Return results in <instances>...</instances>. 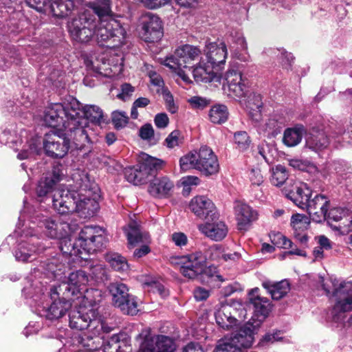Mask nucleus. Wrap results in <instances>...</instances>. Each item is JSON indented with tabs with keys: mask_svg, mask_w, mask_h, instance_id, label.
Here are the masks:
<instances>
[{
	"mask_svg": "<svg viewBox=\"0 0 352 352\" xmlns=\"http://www.w3.org/2000/svg\"><path fill=\"white\" fill-rule=\"evenodd\" d=\"M153 134L154 131L151 124H146L143 125L139 131L140 138L144 140L151 139Z\"/></svg>",
	"mask_w": 352,
	"mask_h": 352,
	"instance_id": "nucleus-64",
	"label": "nucleus"
},
{
	"mask_svg": "<svg viewBox=\"0 0 352 352\" xmlns=\"http://www.w3.org/2000/svg\"><path fill=\"white\" fill-rule=\"evenodd\" d=\"M173 262L179 266V271L184 276L193 279L204 271L206 258L201 251H197L175 258Z\"/></svg>",
	"mask_w": 352,
	"mask_h": 352,
	"instance_id": "nucleus-17",
	"label": "nucleus"
},
{
	"mask_svg": "<svg viewBox=\"0 0 352 352\" xmlns=\"http://www.w3.org/2000/svg\"><path fill=\"white\" fill-rule=\"evenodd\" d=\"M228 110L224 104H215L210 110L209 118L214 124H222L228 118Z\"/></svg>",
	"mask_w": 352,
	"mask_h": 352,
	"instance_id": "nucleus-43",
	"label": "nucleus"
},
{
	"mask_svg": "<svg viewBox=\"0 0 352 352\" xmlns=\"http://www.w3.org/2000/svg\"><path fill=\"white\" fill-rule=\"evenodd\" d=\"M304 132L305 129L302 125L288 128L284 132L283 142L289 147L295 146L301 142Z\"/></svg>",
	"mask_w": 352,
	"mask_h": 352,
	"instance_id": "nucleus-38",
	"label": "nucleus"
},
{
	"mask_svg": "<svg viewBox=\"0 0 352 352\" xmlns=\"http://www.w3.org/2000/svg\"><path fill=\"white\" fill-rule=\"evenodd\" d=\"M72 184H69L67 192L57 191L52 199V206L61 214L76 212L81 217L94 216L99 208L98 185L90 179L88 173L77 169L72 175Z\"/></svg>",
	"mask_w": 352,
	"mask_h": 352,
	"instance_id": "nucleus-3",
	"label": "nucleus"
},
{
	"mask_svg": "<svg viewBox=\"0 0 352 352\" xmlns=\"http://www.w3.org/2000/svg\"><path fill=\"white\" fill-rule=\"evenodd\" d=\"M310 225V218L305 214H294L291 217V226L295 239L302 245H307L308 236L307 230Z\"/></svg>",
	"mask_w": 352,
	"mask_h": 352,
	"instance_id": "nucleus-24",
	"label": "nucleus"
},
{
	"mask_svg": "<svg viewBox=\"0 0 352 352\" xmlns=\"http://www.w3.org/2000/svg\"><path fill=\"white\" fill-rule=\"evenodd\" d=\"M201 54V50L196 46L186 44L177 47L173 56L164 60V65L168 67L184 66L185 69L192 67V63L198 60Z\"/></svg>",
	"mask_w": 352,
	"mask_h": 352,
	"instance_id": "nucleus-18",
	"label": "nucleus"
},
{
	"mask_svg": "<svg viewBox=\"0 0 352 352\" xmlns=\"http://www.w3.org/2000/svg\"><path fill=\"white\" fill-rule=\"evenodd\" d=\"M210 258L212 260H219L222 258L224 261H236L240 258V254L234 252L233 253H223L222 247L219 245H214L208 249Z\"/></svg>",
	"mask_w": 352,
	"mask_h": 352,
	"instance_id": "nucleus-45",
	"label": "nucleus"
},
{
	"mask_svg": "<svg viewBox=\"0 0 352 352\" xmlns=\"http://www.w3.org/2000/svg\"><path fill=\"white\" fill-rule=\"evenodd\" d=\"M97 17L93 12L84 11L68 22L67 28L71 38L81 43L89 42L94 36Z\"/></svg>",
	"mask_w": 352,
	"mask_h": 352,
	"instance_id": "nucleus-12",
	"label": "nucleus"
},
{
	"mask_svg": "<svg viewBox=\"0 0 352 352\" xmlns=\"http://www.w3.org/2000/svg\"><path fill=\"white\" fill-rule=\"evenodd\" d=\"M329 204L330 199L328 197L322 194H316L309 198L305 209L314 221L320 223L326 220Z\"/></svg>",
	"mask_w": 352,
	"mask_h": 352,
	"instance_id": "nucleus-20",
	"label": "nucleus"
},
{
	"mask_svg": "<svg viewBox=\"0 0 352 352\" xmlns=\"http://www.w3.org/2000/svg\"><path fill=\"white\" fill-rule=\"evenodd\" d=\"M333 296L336 302L331 311L332 319L335 322L342 324L345 313L352 311V284L340 283Z\"/></svg>",
	"mask_w": 352,
	"mask_h": 352,
	"instance_id": "nucleus-15",
	"label": "nucleus"
},
{
	"mask_svg": "<svg viewBox=\"0 0 352 352\" xmlns=\"http://www.w3.org/2000/svg\"><path fill=\"white\" fill-rule=\"evenodd\" d=\"M90 276L96 282H103L108 278V270L104 265L97 263L91 267Z\"/></svg>",
	"mask_w": 352,
	"mask_h": 352,
	"instance_id": "nucleus-52",
	"label": "nucleus"
},
{
	"mask_svg": "<svg viewBox=\"0 0 352 352\" xmlns=\"http://www.w3.org/2000/svg\"><path fill=\"white\" fill-rule=\"evenodd\" d=\"M176 347L172 338L163 335L155 336V352H174Z\"/></svg>",
	"mask_w": 352,
	"mask_h": 352,
	"instance_id": "nucleus-46",
	"label": "nucleus"
},
{
	"mask_svg": "<svg viewBox=\"0 0 352 352\" xmlns=\"http://www.w3.org/2000/svg\"><path fill=\"white\" fill-rule=\"evenodd\" d=\"M138 162L137 166L124 169L126 179L134 185H142L151 182L149 177H152L154 157L142 152L138 155Z\"/></svg>",
	"mask_w": 352,
	"mask_h": 352,
	"instance_id": "nucleus-14",
	"label": "nucleus"
},
{
	"mask_svg": "<svg viewBox=\"0 0 352 352\" xmlns=\"http://www.w3.org/2000/svg\"><path fill=\"white\" fill-rule=\"evenodd\" d=\"M85 11L94 12L96 17L112 16L111 0H97V3L94 5L92 9Z\"/></svg>",
	"mask_w": 352,
	"mask_h": 352,
	"instance_id": "nucleus-48",
	"label": "nucleus"
},
{
	"mask_svg": "<svg viewBox=\"0 0 352 352\" xmlns=\"http://www.w3.org/2000/svg\"><path fill=\"white\" fill-rule=\"evenodd\" d=\"M116 307L126 315L135 316L139 311L137 298L131 294L120 302Z\"/></svg>",
	"mask_w": 352,
	"mask_h": 352,
	"instance_id": "nucleus-44",
	"label": "nucleus"
},
{
	"mask_svg": "<svg viewBox=\"0 0 352 352\" xmlns=\"http://www.w3.org/2000/svg\"><path fill=\"white\" fill-rule=\"evenodd\" d=\"M206 56L207 64L220 72L223 68L228 51L223 42H210L206 44Z\"/></svg>",
	"mask_w": 352,
	"mask_h": 352,
	"instance_id": "nucleus-21",
	"label": "nucleus"
},
{
	"mask_svg": "<svg viewBox=\"0 0 352 352\" xmlns=\"http://www.w3.org/2000/svg\"><path fill=\"white\" fill-rule=\"evenodd\" d=\"M312 195L313 190L305 183L295 186L294 189L287 194L288 198L302 209L305 208L307 201Z\"/></svg>",
	"mask_w": 352,
	"mask_h": 352,
	"instance_id": "nucleus-27",
	"label": "nucleus"
},
{
	"mask_svg": "<svg viewBox=\"0 0 352 352\" xmlns=\"http://www.w3.org/2000/svg\"><path fill=\"white\" fill-rule=\"evenodd\" d=\"M276 52H278V59L282 65L286 68L289 67L294 60L292 54L284 50H276Z\"/></svg>",
	"mask_w": 352,
	"mask_h": 352,
	"instance_id": "nucleus-58",
	"label": "nucleus"
},
{
	"mask_svg": "<svg viewBox=\"0 0 352 352\" xmlns=\"http://www.w3.org/2000/svg\"><path fill=\"white\" fill-rule=\"evenodd\" d=\"M75 6L73 0H52L48 11L54 16L64 18L67 16Z\"/></svg>",
	"mask_w": 352,
	"mask_h": 352,
	"instance_id": "nucleus-34",
	"label": "nucleus"
},
{
	"mask_svg": "<svg viewBox=\"0 0 352 352\" xmlns=\"http://www.w3.org/2000/svg\"><path fill=\"white\" fill-rule=\"evenodd\" d=\"M102 118L99 107H82L74 98H69L67 102L52 103L45 109V121L51 126L66 129L69 136L77 141L79 146L89 142L88 121L100 124Z\"/></svg>",
	"mask_w": 352,
	"mask_h": 352,
	"instance_id": "nucleus-2",
	"label": "nucleus"
},
{
	"mask_svg": "<svg viewBox=\"0 0 352 352\" xmlns=\"http://www.w3.org/2000/svg\"><path fill=\"white\" fill-rule=\"evenodd\" d=\"M47 251V255L51 256L50 258H47L43 260V256H39L41 258L40 261V268H38V270H43V272L46 273L47 275H51L52 278L56 279L58 280H61L63 278H65V271L67 267L65 265V256L64 255L65 253L62 252V253H55L53 254V251L51 249L45 248V251ZM78 253L77 249H76V253L72 250V253H66L67 254H79L80 256L82 254Z\"/></svg>",
	"mask_w": 352,
	"mask_h": 352,
	"instance_id": "nucleus-16",
	"label": "nucleus"
},
{
	"mask_svg": "<svg viewBox=\"0 0 352 352\" xmlns=\"http://www.w3.org/2000/svg\"><path fill=\"white\" fill-rule=\"evenodd\" d=\"M105 260L116 271L125 272L129 270V264L126 259L117 252H108L105 254Z\"/></svg>",
	"mask_w": 352,
	"mask_h": 352,
	"instance_id": "nucleus-41",
	"label": "nucleus"
},
{
	"mask_svg": "<svg viewBox=\"0 0 352 352\" xmlns=\"http://www.w3.org/2000/svg\"><path fill=\"white\" fill-rule=\"evenodd\" d=\"M173 187V184L167 177H155V197H166Z\"/></svg>",
	"mask_w": 352,
	"mask_h": 352,
	"instance_id": "nucleus-47",
	"label": "nucleus"
},
{
	"mask_svg": "<svg viewBox=\"0 0 352 352\" xmlns=\"http://www.w3.org/2000/svg\"><path fill=\"white\" fill-rule=\"evenodd\" d=\"M223 89L228 96L235 100L243 97L247 92V87L242 78L241 73L229 69L225 76Z\"/></svg>",
	"mask_w": 352,
	"mask_h": 352,
	"instance_id": "nucleus-19",
	"label": "nucleus"
},
{
	"mask_svg": "<svg viewBox=\"0 0 352 352\" xmlns=\"http://www.w3.org/2000/svg\"><path fill=\"white\" fill-rule=\"evenodd\" d=\"M199 226V231L210 239L219 241L223 239L228 233V228L226 224L221 221H213L210 222V219Z\"/></svg>",
	"mask_w": 352,
	"mask_h": 352,
	"instance_id": "nucleus-26",
	"label": "nucleus"
},
{
	"mask_svg": "<svg viewBox=\"0 0 352 352\" xmlns=\"http://www.w3.org/2000/svg\"><path fill=\"white\" fill-rule=\"evenodd\" d=\"M40 142L36 139H31L28 144L24 146L20 153H18L17 157L19 160H25L40 153Z\"/></svg>",
	"mask_w": 352,
	"mask_h": 352,
	"instance_id": "nucleus-49",
	"label": "nucleus"
},
{
	"mask_svg": "<svg viewBox=\"0 0 352 352\" xmlns=\"http://www.w3.org/2000/svg\"><path fill=\"white\" fill-rule=\"evenodd\" d=\"M155 92L161 98L165 104L166 109L171 113L177 111L178 107L175 103L173 96L168 87L165 86L164 82L160 76L155 74Z\"/></svg>",
	"mask_w": 352,
	"mask_h": 352,
	"instance_id": "nucleus-28",
	"label": "nucleus"
},
{
	"mask_svg": "<svg viewBox=\"0 0 352 352\" xmlns=\"http://www.w3.org/2000/svg\"><path fill=\"white\" fill-rule=\"evenodd\" d=\"M288 177L286 168L280 164L276 166L272 170L271 183L276 186L283 185Z\"/></svg>",
	"mask_w": 352,
	"mask_h": 352,
	"instance_id": "nucleus-50",
	"label": "nucleus"
},
{
	"mask_svg": "<svg viewBox=\"0 0 352 352\" xmlns=\"http://www.w3.org/2000/svg\"><path fill=\"white\" fill-rule=\"evenodd\" d=\"M242 104L252 120L258 121L261 118L263 107L261 94L254 92L250 94Z\"/></svg>",
	"mask_w": 352,
	"mask_h": 352,
	"instance_id": "nucleus-32",
	"label": "nucleus"
},
{
	"mask_svg": "<svg viewBox=\"0 0 352 352\" xmlns=\"http://www.w3.org/2000/svg\"><path fill=\"white\" fill-rule=\"evenodd\" d=\"M23 204L24 208L19 217V223L25 221L28 217V228L33 226L37 234L40 232L47 238L60 240V249L64 253H72V250L76 253L77 249L78 253L91 254L100 250L108 241L104 229L100 226H87L80 230L78 237L72 243L69 236L75 231L74 226L58 216H48L34 209H29L25 200Z\"/></svg>",
	"mask_w": 352,
	"mask_h": 352,
	"instance_id": "nucleus-1",
	"label": "nucleus"
},
{
	"mask_svg": "<svg viewBox=\"0 0 352 352\" xmlns=\"http://www.w3.org/2000/svg\"><path fill=\"white\" fill-rule=\"evenodd\" d=\"M329 139L322 130L313 129L306 138L307 146L315 151L322 150L327 147Z\"/></svg>",
	"mask_w": 352,
	"mask_h": 352,
	"instance_id": "nucleus-31",
	"label": "nucleus"
},
{
	"mask_svg": "<svg viewBox=\"0 0 352 352\" xmlns=\"http://www.w3.org/2000/svg\"><path fill=\"white\" fill-rule=\"evenodd\" d=\"M34 228L25 226L21 231V239L14 250L13 254L16 261L22 263L32 262L37 259L45 248L38 241V237Z\"/></svg>",
	"mask_w": 352,
	"mask_h": 352,
	"instance_id": "nucleus-10",
	"label": "nucleus"
},
{
	"mask_svg": "<svg viewBox=\"0 0 352 352\" xmlns=\"http://www.w3.org/2000/svg\"><path fill=\"white\" fill-rule=\"evenodd\" d=\"M231 307H222L215 313V320L218 326L224 330H230L237 326V320L232 316Z\"/></svg>",
	"mask_w": 352,
	"mask_h": 352,
	"instance_id": "nucleus-33",
	"label": "nucleus"
},
{
	"mask_svg": "<svg viewBox=\"0 0 352 352\" xmlns=\"http://www.w3.org/2000/svg\"><path fill=\"white\" fill-rule=\"evenodd\" d=\"M129 245L133 247L140 243L146 242L148 239L146 232H143L140 226L135 221L130 223L128 228L125 230Z\"/></svg>",
	"mask_w": 352,
	"mask_h": 352,
	"instance_id": "nucleus-37",
	"label": "nucleus"
},
{
	"mask_svg": "<svg viewBox=\"0 0 352 352\" xmlns=\"http://www.w3.org/2000/svg\"><path fill=\"white\" fill-rule=\"evenodd\" d=\"M42 283L38 280L27 278V285L22 290L26 298L32 299L38 316L47 320H57L63 316L71 308V297H66L56 286L50 289V294H45Z\"/></svg>",
	"mask_w": 352,
	"mask_h": 352,
	"instance_id": "nucleus-5",
	"label": "nucleus"
},
{
	"mask_svg": "<svg viewBox=\"0 0 352 352\" xmlns=\"http://www.w3.org/2000/svg\"><path fill=\"white\" fill-rule=\"evenodd\" d=\"M44 122L48 126L56 129L53 134L47 135L43 142V148L47 156L52 158L64 157L68 153L70 142H72L76 149L81 150L85 147V145H78L77 141L69 136L66 129L50 125L45 121V114Z\"/></svg>",
	"mask_w": 352,
	"mask_h": 352,
	"instance_id": "nucleus-9",
	"label": "nucleus"
},
{
	"mask_svg": "<svg viewBox=\"0 0 352 352\" xmlns=\"http://www.w3.org/2000/svg\"><path fill=\"white\" fill-rule=\"evenodd\" d=\"M258 292L259 289L255 287L248 293V306L253 310L250 320L230 337L219 340L213 352H243V349L252 346L254 331L260 327L271 311L269 300L260 296Z\"/></svg>",
	"mask_w": 352,
	"mask_h": 352,
	"instance_id": "nucleus-4",
	"label": "nucleus"
},
{
	"mask_svg": "<svg viewBox=\"0 0 352 352\" xmlns=\"http://www.w3.org/2000/svg\"><path fill=\"white\" fill-rule=\"evenodd\" d=\"M126 36L125 29L113 16L97 17L94 36L100 46L108 48L119 47L125 43Z\"/></svg>",
	"mask_w": 352,
	"mask_h": 352,
	"instance_id": "nucleus-8",
	"label": "nucleus"
},
{
	"mask_svg": "<svg viewBox=\"0 0 352 352\" xmlns=\"http://www.w3.org/2000/svg\"><path fill=\"white\" fill-rule=\"evenodd\" d=\"M190 210L199 218L214 220L217 219L216 208L212 201L205 196H196L189 203Z\"/></svg>",
	"mask_w": 352,
	"mask_h": 352,
	"instance_id": "nucleus-22",
	"label": "nucleus"
},
{
	"mask_svg": "<svg viewBox=\"0 0 352 352\" xmlns=\"http://www.w3.org/2000/svg\"><path fill=\"white\" fill-rule=\"evenodd\" d=\"M262 285L271 295L272 298L276 300L285 296L290 290V285L287 280L279 282L267 280L262 283Z\"/></svg>",
	"mask_w": 352,
	"mask_h": 352,
	"instance_id": "nucleus-30",
	"label": "nucleus"
},
{
	"mask_svg": "<svg viewBox=\"0 0 352 352\" xmlns=\"http://www.w3.org/2000/svg\"><path fill=\"white\" fill-rule=\"evenodd\" d=\"M52 0H25V3L41 12L48 11L49 6Z\"/></svg>",
	"mask_w": 352,
	"mask_h": 352,
	"instance_id": "nucleus-56",
	"label": "nucleus"
},
{
	"mask_svg": "<svg viewBox=\"0 0 352 352\" xmlns=\"http://www.w3.org/2000/svg\"><path fill=\"white\" fill-rule=\"evenodd\" d=\"M179 166L182 171L195 169L205 176L214 175L219 170L217 157L207 146H202L199 149L182 156L179 160Z\"/></svg>",
	"mask_w": 352,
	"mask_h": 352,
	"instance_id": "nucleus-7",
	"label": "nucleus"
},
{
	"mask_svg": "<svg viewBox=\"0 0 352 352\" xmlns=\"http://www.w3.org/2000/svg\"><path fill=\"white\" fill-rule=\"evenodd\" d=\"M155 92L161 98L165 104L166 109L171 113L177 111L178 107L175 103L173 96L168 87L165 86L164 82L160 76L155 74Z\"/></svg>",
	"mask_w": 352,
	"mask_h": 352,
	"instance_id": "nucleus-29",
	"label": "nucleus"
},
{
	"mask_svg": "<svg viewBox=\"0 0 352 352\" xmlns=\"http://www.w3.org/2000/svg\"><path fill=\"white\" fill-rule=\"evenodd\" d=\"M234 209L238 228L240 230H248L252 222L258 218L257 212L249 205L241 201H236Z\"/></svg>",
	"mask_w": 352,
	"mask_h": 352,
	"instance_id": "nucleus-23",
	"label": "nucleus"
},
{
	"mask_svg": "<svg viewBox=\"0 0 352 352\" xmlns=\"http://www.w3.org/2000/svg\"><path fill=\"white\" fill-rule=\"evenodd\" d=\"M172 240L175 244V245L182 248L187 245L188 243V237L183 232H174L172 234Z\"/></svg>",
	"mask_w": 352,
	"mask_h": 352,
	"instance_id": "nucleus-61",
	"label": "nucleus"
},
{
	"mask_svg": "<svg viewBox=\"0 0 352 352\" xmlns=\"http://www.w3.org/2000/svg\"><path fill=\"white\" fill-rule=\"evenodd\" d=\"M108 288L112 296L113 304L116 307L120 302L130 295L128 287L120 282L111 283Z\"/></svg>",
	"mask_w": 352,
	"mask_h": 352,
	"instance_id": "nucleus-39",
	"label": "nucleus"
},
{
	"mask_svg": "<svg viewBox=\"0 0 352 352\" xmlns=\"http://www.w3.org/2000/svg\"><path fill=\"white\" fill-rule=\"evenodd\" d=\"M140 22L139 34L140 38L145 42H153V32L154 31L153 14L151 12L142 14Z\"/></svg>",
	"mask_w": 352,
	"mask_h": 352,
	"instance_id": "nucleus-36",
	"label": "nucleus"
},
{
	"mask_svg": "<svg viewBox=\"0 0 352 352\" xmlns=\"http://www.w3.org/2000/svg\"><path fill=\"white\" fill-rule=\"evenodd\" d=\"M169 124V118L166 113L155 115V126L158 129H165Z\"/></svg>",
	"mask_w": 352,
	"mask_h": 352,
	"instance_id": "nucleus-63",
	"label": "nucleus"
},
{
	"mask_svg": "<svg viewBox=\"0 0 352 352\" xmlns=\"http://www.w3.org/2000/svg\"><path fill=\"white\" fill-rule=\"evenodd\" d=\"M192 72L195 81L197 82L221 83V72L211 67L210 64H207V62L206 63L199 62Z\"/></svg>",
	"mask_w": 352,
	"mask_h": 352,
	"instance_id": "nucleus-25",
	"label": "nucleus"
},
{
	"mask_svg": "<svg viewBox=\"0 0 352 352\" xmlns=\"http://www.w3.org/2000/svg\"><path fill=\"white\" fill-rule=\"evenodd\" d=\"M228 43L235 45L233 47H236V50L246 52L248 45L243 34L239 30L232 31L228 38Z\"/></svg>",
	"mask_w": 352,
	"mask_h": 352,
	"instance_id": "nucleus-51",
	"label": "nucleus"
},
{
	"mask_svg": "<svg viewBox=\"0 0 352 352\" xmlns=\"http://www.w3.org/2000/svg\"><path fill=\"white\" fill-rule=\"evenodd\" d=\"M140 282L142 288L148 292H151L154 288V277L151 275L144 274L140 277Z\"/></svg>",
	"mask_w": 352,
	"mask_h": 352,
	"instance_id": "nucleus-59",
	"label": "nucleus"
},
{
	"mask_svg": "<svg viewBox=\"0 0 352 352\" xmlns=\"http://www.w3.org/2000/svg\"><path fill=\"white\" fill-rule=\"evenodd\" d=\"M156 292L162 299H166L170 295L169 289L164 282L155 280V293Z\"/></svg>",
	"mask_w": 352,
	"mask_h": 352,
	"instance_id": "nucleus-60",
	"label": "nucleus"
},
{
	"mask_svg": "<svg viewBox=\"0 0 352 352\" xmlns=\"http://www.w3.org/2000/svg\"><path fill=\"white\" fill-rule=\"evenodd\" d=\"M64 176L63 166L56 164L53 166L50 172H48L40 179L36 188V194L40 199V202L49 201L52 204L54 195L57 191L65 190V192H67V189L62 188L56 189L58 183L63 179Z\"/></svg>",
	"mask_w": 352,
	"mask_h": 352,
	"instance_id": "nucleus-13",
	"label": "nucleus"
},
{
	"mask_svg": "<svg viewBox=\"0 0 352 352\" xmlns=\"http://www.w3.org/2000/svg\"><path fill=\"white\" fill-rule=\"evenodd\" d=\"M270 237L271 242L279 248L289 249L292 247V241L280 232L272 233Z\"/></svg>",
	"mask_w": 352,
	"mask_h": 352,
	"instance_id": "nucleus-54",
	"label": "nucleus"
},
{
	"mask_svg": "<svg viewBox=\"0 0 352 352\" xmlns=\"http://www.w3.org/2000/svg\"><path fill=\"white\" fill-rule=\"evenodd\" d=\"M285 117L279 114L271 116L263 125V131L268 138L275 137L278 134L286 123Z\"/></svg>",
	"mask_w": 352,
	"mask_h": 352,
	"instance_id": "nucleus-35",
	"label": "nucleus"
},
{
	"mask_svg": "<svg viewBox=\"0 0 352 352\" xmlns=\"http://www.w3.org/2000/svg\"><path fill=\"white\" fill-rule=\"evenodd\" d=\"M122 335L114 334L103 345L102 352H128L130 346L126 342L121 340Z\"/></svg>",
	"mask_w": 352,
	"mask_h": 352,
	"instance_id": "nucleus-40",
	"label": "nucleus"
},
{
	"mask_svg": "<svg viewBox=\"0 0 352 352\" xmlns=\"http://www.w3.org/2000/svg\"><path fill=\"white\" fill-rule=\"evenodd\" d=\"M69 317L72 329L79 331L87 329L89 333L82 337V344L89 351L96 350L100 343L99 336L103 329V322L96 310L80 307L78 309L72 310Z\"/></svg>",
	"mask_w": 352,
	"mask_h": 352,
	"instance_id": "nucleus-6",
	"label": "nucleus"
},
{
	"mask_svg": "<svg viewBox=\"0 0 352 352\" xmlns=\"http://www.w3.org/2000/svg\"><path fill=\"white\" fill-rule=\"evenodd\" d=\"M135 88L129 83H124L121 86V93L118 97L123 100L128 99L134 92Z\"/></svg>",
	"mask_w": 352,
	"mask_h": 352,
	"instance_id": "nucleus-62",
	"label": "nucleus"
},
{
	"mask_svg": "<svg viewBox=\"0 0 352 352\" xmlns=\"http://www.w3.org/2000/svg\"><path fill=\"white\" fill-rule=\"evenodd\" d=\"M140 349L138 352H154V335L151 329L142 330L139 334Z\"/></svg>",
	"mask_w": 352,
	"mask_h": 352,
	"instance_id": "nucleus-42",
	"label": "nucleus"
},
{
	"mask_svg": "<svg viewBox=\"0 0 352 352\" xmlns=\"http://www.w3.org/2000/svg\"><path fill=\"white\" fill-rule=\"evenodd\" d=\"M61 283L56 286L58 290L63 292L66 297H71V300L83 297L89 300V302H95L96 300L89 299L90 294L93 292L100 293L98 290L88 289L86 286L89 282V278L83 270H77L69 274L68 277L61 280Z\"/></svg>",
	"mask_w": 352,
	"mask_h": 352,
	"instance_id": "nucleus-11",
	"label": "nucleus"
},
{
	"mask_svg": "<svg viewBox=\"0 0 352 352\" xmlns=\"http://www.w3.org/2000/svg\"><path fill=\"white\" fill-rule=\"evenodd\" d=\"M347 216H349V210L348 209L336 207L330 209L329 212L327 211L326 220L329 222L331 221L338 222Z\"/></svg>",
	"mask_w": 352,
	"mask_h": 352,
	"instance_id": "nucleus-55",
	"label": "nucleus"
},
{
	"mask_svg": "<svg viewBox=\"0 0 352 352\" xmlns=\"http://www.w3.org/2000/svg\"><path fill=\"white\" fill-rule=\"evenodd\" d=\"M234 141L236 145V148L241 151L247 150L251 142L248 134L243 131L234 133Z\"/></svg>",
	"mask_w": 352,
	"mask_h": 352,
	"instance_id": "nucleus-53",
	"label": "nucleus"
},
{
	"mask_svg": "<svg viewBox=\"0 0 352 352\" xmlns=\"http://www.w3.org/2000/svg\"><path fill=\"white\" fill-rule=\"evenodd\" d=\"M128 119L124 111H116L112 113V122L116 129L124 127L127 124Z\"/></svg>",
	"mask_w": 352,
	"mask_h": 352,
	"instance_id": "nucleus-57",
	"label": "nucleus"
}]
</instances>
